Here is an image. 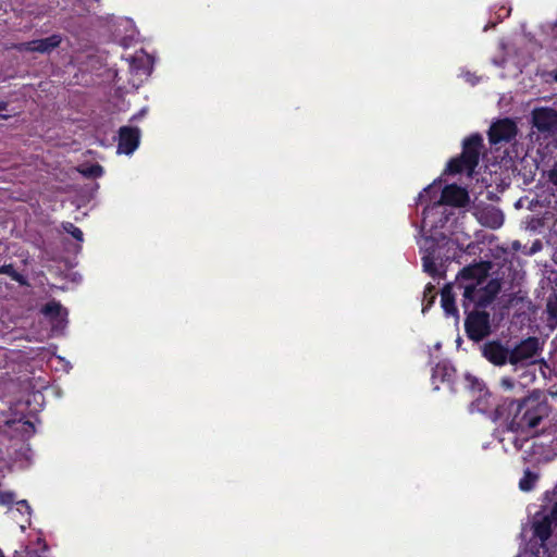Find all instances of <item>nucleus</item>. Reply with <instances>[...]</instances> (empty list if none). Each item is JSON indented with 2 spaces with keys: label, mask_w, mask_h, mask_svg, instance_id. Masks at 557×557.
I'll list each match as a JSON object with an SVG mask.
<instances>
[{
  "label": "nucleus",
  "mask_w": 557,
  "mask_h": 557,
  "mask_svg": "<svg viewBox=\"0 0 557 557\" xmlns=\"http://www.w3.org/2000/svg\"><path fill=\"white\" fill-rule=\"evenodd\" d=\"M492 269L491 261H480L463 267L456 276V286L462 288L466 284H483Z\"/></svg>",
  "instance_id": "5"
},
{
  "label": "nucleus",
  "mask_w": 557,
  "mask_h": 557,
  "mask_svg": "<svg viewBox=\"0 0 557 557\" xmlns=\"http://www.w3.org/2000/svg\"><path fill=\"white\" fill-rule=\"evenodd\" d=\"M63 230L70 234L73 238H75L78 242H83L84 234L79 227L74 225L72 222H65L62 224Z\"/></svg>",
  "instance_id": "25"
},
{
  "label": "nucleus",
  "mask_w": 557,
  "mask_h": 557,
  "mask_svg": "<svg viewBox=\"0 0 557 557\" xmlns=\"http://www.w3.org/2000/svg\"><path fill=\"white\" fill-rule=\"evenodd\" d=\"M40 313L50 321L53 329H64L67 323V309L55 299L45 304Z\"/></svg>",
  "instance_id": "12"
},
{
  "label": "nucleus",
  "mask_w": 557,
  "mask_h": 557,
  "mask_svg": "<svg viewBox=\"0 0 557 557\" xmlns=\"http://www.w3.org/2000/svg\"><path fill=\"white\" fill-rule=\"evenodd\" d=\"M548 322L553 325L557 324V295L550 297L547 301Z\"/></svg>",
  "instance_id": "24"
},
{
  "label": "nucleus",
  "mask_w": 557,
  "mask_h": 557,
  "mask_svg": "<svg viewBox=\"0 0 557 557\" xmlns=\"http://www.w3.org/2000/svg\"><path fill=\"white\" fill-rule=\"evenodd\" d=\"M500 288V282L496 278L490 280L484 285L466 284L462 293V307L467 305L468 309L486 310V307L496 299Z\"/></svg>",
  "instance_id": "3"
},
{
  "label": "nucleus",
  "mask_w": 557,
  "mask_h": 557,
  "mask_svg": "<svg viewBox=\"0 0 557 557\" xmlns=\"http://www.w3.org/2000/svg\"><path fill=\"white\" fill-rule=\"evenodd\" d=\"M532 124L541 134L557 135V110L549 107L534 109Z\"/></svg>",
  "instance_id": "9"
},
{
  "label": "nucleus",
  "mask_w": 557,
  "mask_h": 557,
  "mask_svg": "<svg viewBox=\"0 0 557 557\" xmlns=\"http://www.w3.org/2000/svg\"><path fill=\"white\" fill-rule=\"evenodd\" d=\"M436 298V288L432 283L426 284L423 292V301H426V305L423 306L422 311L424 312L428 308H430Z\"/></svg>",
  "instance_id": "23"
},
{
  "label": "nucleus",
  "mask_w": 557,
  "mask_h": 557,
  "mask_svg": "<svg viewBox=\"0 0 557 557\" xmlns=\"http://www.w3.org/2000/svg\"><path fill=\"white\" fill-rule=\"evenodd\" d=\"M537 480L539 475L532 472L530 469H527L523 473V476L519 481V488L523 492H530L534 488Z\"/></svg>",
  "instance_id": "18"
},
{
  "label": "nucleus",
  "mask_w": 557,
  "mask_h": 557,
  "mask_svg": "<svg viewBox=\"0 0 557 557\" xmlns=\"http://www.w3.org/2000/svg\"><path fill=\"white\" fill-rule=\"evenodd\" d=\"M441 306L447 317H454L457 321L459 319V311L456 306L455 295L453 293V285L446 284L441 292Z\"/></svg>",
  "instance_id": "15"
},
{
  "label": "nucleus",
  "mask_w": 557,
  "mask_h": 557,
  "mask_svg": "<svg viewBox=\"0 0 557 557\" xmlns=\"http://www.w3.org/2000/svg\"><path fill=\"white\" fill-rule=\"evenodd\" d=\"M487 225L492 228L500 227L504 223V215L500 210L492 209L486 213Z\"/></svg>",
  "instance_id": "21"
},
{
  "label": "nucleus",
  "mask_w": 557,
  "mask_h": 557,
  "mask_svg": "<svg viewBox=\"0 0 557 557\" xmlns=\"http://www.w3.org/2000/svg\"><path fill=\"white\" fill-rule=\"evenodd\" d=\"M140 129L136 126H122L119 129L117 152L132 154L139 146Z\"/></svg>",
  "instance_id": "11"
},
{
  "label": "nucleus",
  "mask_w": 557,
  "mask_h": 557,
  "mask_svg": "<svg viewBox=\"0 0 557 557\" xmlns=\"http://www.w3.org/2000/svg\"><path fill=\"white\" fill-rule=\"evenodd\" d=\"M466 388L471 393H479V397L471 403V407L475 408L478 411L485 412L487 409L482 407L483 397L490 395L488 391L485 388L483 381L478 379L476 376L467 373L465 375Z\"/></svg>",
  "instance_id": "14"
},
{
  "label": "nucleus",
  "mask_w": 557,
  "mask_h": 557,
  "mask_svg": "<svg viewBox=\"0 0 557 557\" xmlns=\"http://www.w3.org/2000/svg\"><path fill=\"white\" fill-rule=\"evenodd\" d=\"M552 519L553 523L557 527V502L554 504L550 513L547 515Z\"/></svg>",
  "instance_id": "29"
},
{
  "label": "nucleus",
  "mask_w": 557,
  "mask_h": 557,
  "mask_svg": "<svg viewBox=\"0 0 557 557\" xmlns=\"http://www.w3.org/2000/svg\"><path fill=\"white\" fill-rule=\"evenodd\" d=\"M518 133L517 124L509 117L499 119L492 123L487 132L491 145L510 143Z\"/></svg>",
  "instance_id": "7"
},
{
  "label": "nucleus",
  "mask_w": 557,
  "mask_h": 557,
  "mask_svg": "<svg viewBox=\"0 0 557 557\" xmlns=\"http://www.w3.org/2000/svg\"><path fill=\"white\" fill-rule=\"evenodd\" d=\"M14 502V493L13 492H0V505L10 506Z\"/></svg>",
  "instance_id": "26"
},
{
  "label": "nucleus",
  "mask_w": 557,
  "mask_h": 557,
  "mask_svg": "<svg viewBox=\"0 0 557 557\" xmlns=\"http://www.w3.org/2000/svg\"><path fill=\"white\" fill-rule=\"evenodd\" d=\"M0 274L9 275L13 281L21 285L26 284L25 277L14 269L12 263L0 265Z\"/></svg>",
  "instance_id": "20"
},
{
  "label": "nucleus",
  "mask_w": 557,
  "mask_h": 557,
  "mask_svg": "<svg viewBox=\"0 0 557 557\" xmlns=\"http://www.w3.org/2000/svg\"><path fill=\"white\" fill-rule=\"evenodd\" d=\"M14 557H39L36 550L24 549L22 552H15Z\"/></svg>",
  "instance_id": "27"
},
{
  "label": "nucleus",
  "mask_w": 557,
  "mask_h": 557,
  "mask_svg": "<svg viewBox=\"0 0 557 557\" xmlns=\"http://www.w3.org/2000/svg\"><path fill=\"white\" fill-rule=\"evenodd\" d=\"M523 442H524V441H521V440H519V438H515V441H513V445H515V447H516V449H517V450L522 449V447H523Z\"/></svg>",
  "instance_id": "30"
},
{
  "label": "nucleus",
  "mask_w": 557,
  "mask_h": 557,
  "mask_svg": "<svg viewBox=\"0 0 557 557\" xmlns=\"http://www.w3.org/2000/svg\"><path fill=\"white\" fill-rule=\"evenodd\" d=\"M469 201V195L465 188L457 184L444 187L441 195V202L454 207H463Z\"/></svg>",
  "instance_id": "13"
},
{
  "label": "nucleus",
  "mask_w": 557,
  "mask_h": 557,
  "mask_svg": "<svg viewBox=\"0 0 557 557\" xmlns=\"http://www.w3.org/2000/svg\"><path fill=\"white\" fill-rule=\"evenodd\" d=\"M78 172L86 178H97L102 176L103 168L100 164L95 163L79 168Z\"/></svg>",
  "instance_id": "19"
},
{
  "label": "nucleus",
  "mask_w": 557,
  "mask_h": 557,
  "mask_svg": "<svg viewBox=\"0 0 557 557\" xmlns=\"http://www.w3.org/2000/svg\"><path fill=\"white\" fill-rule=\"evenodd\" d=\"M550 406L539 397H525L520 400L505 398L495 408V418L503 420L511 432L537 434L536 428L548 418Z\"/></svg>",
  "instance_id": "1"
},
{
  "label": "nucleus",
  "mask_w": 557,
  "mask_h": 557,
  "mask_svg": "<svg viewBox=\"0 0 557 557\" xmlns=\"http://www.w3.org/2000/svg\"><path fill=\"white\" fill-rule=\"evenodd\" d=\"M455 373V369L449 368L446 364L437 363L433 369V377H441L442 382L450 381L451 375Z\"/></svg>",
  "instance_id": "22"
},
{
  "label": "nucleus",
  "mask_w": 557,
  "mask_h": 557,
  "mask_svg": "<svg viewBox=\"0 0 557 557\" xmlns=\"http://www.w3.org/2000/svg\"><path fill=\"white\" fill-rule=\"evenodd\" d=\"M465 318V333L467 337L473 343H480L487 338L493 333L491 313L486 310L478 308L468 309L463 306Z\"/></svg>",
  "instance_id": "4"
},
{
  "label": "nucleus",
  "mask_w": 557,
  "mask_h": 557,
  "mask_svg": "<svg viewBox=\"0 0 557 557\" xmlns=\"http://www.w3.org/2000/svg\"><path fill=\"white\" fill-rule=\"evenodd\" d=\"M62 40L63 38L60 34H52L46 38L15 44L13 45V49L21 53L37 52L41 54H50L60 47Z\"/></svg>",
  "instance_id": "6"
},
{
  "label": "nucleus",
  "mask_w": 557,
  "mask_h": 557,
  "mask_svg": "<svg viewBox=\"0 0 557 557\" xmlns=\"http://www.w3.org/2000/svg\"><path fill=\"white\" fill-rule=\"evenodd\" d=\"M552 519L548 516H544L542 519L534 521L533 523V535L541 541L542 546H545L546 542L552 536Z\"/></svg>",
  "instance_id": "16"
},
{
  "label": "nucleus",
  "mask_w": 557,
  "mask_h": 557,
  "mask_svg": "<svg viewBox=\"0 0 557 557\" xmlns=\"http://www.w3.org/2000/svg\"><path fill=\"white\" fill-rule=\"evenodd\" d=\"M422 265L424 272L430 274L432 277L438 275V270L435 264V245L434 242H431V246L425 249V253L422 257Z\"/></svg>",
  "instance_id": "17"
},
{
  "label": "nucleus",
  "mask_w": 557,
  "mask_h": 557,
  "mask_svg": "<svg viewBox=\"0 0 557 557\" xmlns=\"http://www.w3.org/2000/svg\"><path fill=\"white\" fill-rule=\"evenodd\" d=\"M480 349L482 356L496 367H503L508 362L510 363V349L498 339L484 343Z\"/></svg>",
  "instance_id": "10"
},
{
  "label": "nucleus",
  "mask_w": 557,
  "mask_h": 557,
  "mask_svg": "<svg viewBox=\"0 0 557 557\" xmlns=\"http://www.w3.org/2000/svg\"><path fill=\"white\" fill-rule=\"evenodd\" d=\"M9 107L7 101H0V111H5Z\"/></svg>",
  "instance_id": "32"
},
{
  "label": "nucleus",
  "mask_w": 557,
  "mask_h": 557,
  "mask_svg": "<svg viewBox=\"0 0 557 557\" xmlns=\"http://www.w3.org/2000/svg\"><path fill=\"white\" fill-rule=\"evenodd\" d=\"M17 505H18V506H21V507H24V508H26V509H30L29 504H28V503H27V500H25V499H24V500L18 502V503H17Z\"/></svg>",
  "instance_id": "31"
},
{
  "label": "nucleus",
  "mask_w": 557,
  "mask_h": 557,
  "mask_svg": "<svg viewBox=\"0 0 557 557\" xmlns=\"http://www.w3.org/2000/svg\"><path fill=\"white\" fill-rule=\"evenodd\" d=\"M548 180L554 186H557V162L554 164L553 169L548 172Z\"/></svg>",
  "instance_id": "28"
},
{
  "label": "nucleus",
  "mask_w": 557,
  "mask_h": 557,
  "mask_svg": "<svg viewBox=\"0 0 557 557\" xmlns=\"http://www.w3.org/2000/svg\"><path fill=\"white\" fill-rule=\"evenodd\" d=\"M541 350L540 339L535 336H529L510 349V364L518 366L529 361L536 357Z\"/></svg>",
  "instance_id": "8"
},
{
  "label": "nucleus",
  "mask_w": 557,
  "mask_h": 557,
  "mask_svg": "<svg viewBox=\"0 0 557 557\" xmlns=\"http://www.w3.org/2000/svg\"><path fill=\"white\" fill-rule=\"evenodd\" d=\"M482 147L483 137L479 133L465 138L461 153L448 161L445 172L450 175L460 174L463 171L472 174L479 164Z\"/></svg>",
  "instance_id": "2"
}]
</instances>
